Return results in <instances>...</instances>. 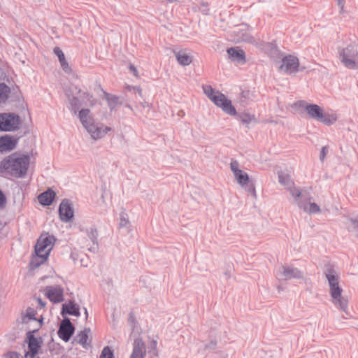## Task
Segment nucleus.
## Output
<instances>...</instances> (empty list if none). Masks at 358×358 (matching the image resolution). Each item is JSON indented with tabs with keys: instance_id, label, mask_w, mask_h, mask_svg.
Instances as JSON below:
<instances>
[{
	"instance_id": "1",
	"label": "nucleus",
	"mask_w": 358,
	"mask_h": 358,
	"mask_svg": "<svg viewBox=\"0 0 358 358\" xmlns=\"http://www.w3.org/2000/svg\"><path fill=\"white\" fill-rule=\"evenodd\" d=\"M29 159L28 155L12 154L0 162V168L15 177L22 178L27 172Z\"/></svg>"
},
{
	"instance_id": "2",
	"label": "nucleus",
	"mask_w": 358,
	"mask_h": 358,
	"mask_svg": "<svg viewBox=\"0 0 358 358\" xmlns=\"http://www.w3.org/2000/svg\"><path fill=\"white\" fill-rule=\"evenodd\" d=\"M78 118L83 127L94 140L104 137L112 129L103 124L95 123L94 117L90 115V110L82 108L78 113Z\"/></svg>"
},
{
	"instance_id": "3",
	"label": "nucleus",
	"mask_w": 358,
	"mask_h": 358,
	"mask_svg": "<svg viewBox=\"0 0 358 358\" xmlns=\"http://www.w3.org/2000/svg\"><path fill=\"white\" fill-rule=\"evenodd\" d=\"M204 94L217 106L227 114L236 115L237 114L235 107L232 105L231 101L219 91L215 92L210 85L203 86Z\"/></svg>"
},
{
	"instance_id": "4",
	"label": "nucleus",
	"mask_w": 358,
	"mask_h": 358,
	"mask_svg": "<svg viewBox=\"0 0 358 358\" xmlns=\"http://www.w3.org/2000/svg\"><path fill=\"white\" fill-rule=\"evenodd\" d=\"M43 325V317L39 321L38 327L35 329L29 331L26 334V342L27 343L28 351L25 352V358H36L37 354L41 348L43 341L41 337H35V334L37 333L39 329Z\"/></svg>"
},
{
	"instance_id": "5",
	"label": "nucleus",
	"mask_w": 358,
	"mask_h": 358,
	"mask_svg": "<svg viewBox=\"0 0 358 358\" xmlns=\"http://www.w3.org/2000/svg\"><path fill=\"white\" fill-rule=\"evenodd\" d=\"M324 275L328 280L330 288V295L332 299L339 298L342 294L343 289L338 285L339 277L334 266L330 264L326 265L324 270Z\"/></svg>"
},
{
	"instance_id": "6",
	"label": "nucleus",
	"mask_w": 358,
	"mask_h": 358,
	"mask_svg": "<svg viewBox=\"0 0 358 358\" xmlns=\"http://www.w3.org/2000/svg\"><path fill=\"white\" fill-rule=\"evenodd\" d=\"M22 120L19 115L14 113H0V131L8 132L20 129Z\"/></svg>"
},
{
	"instance_id": "7",
	"label": "nucleus",
	"mask_w": 358,
	"mask_h": 358,
	"mask_svg": "<svg viewBox=\"0 0 358 358\" xmlns=\"http://www.w3.org/2000/svg\"><path fill=\"white\" fill-rule=\"evenodd\" d=\"M339 58L343 65L350 69H357L358 51L355 45L350 44L339 50Z\"/></svg>"
},
{
	"instance_id": "8",
	"label": "nucleus",
	"mask_w": 358,
	"mask_h": 358,
	"mask_svg": "<svg viewBox=\"0 0 358 358\" xmlns=\"http://www.w3.org/2000/svg\"><path fill=\"white\" fill-rule=\"evenodd\" d=\"M280 62L282 64L279 67L280 70L289 75L296 74L305 69V67L300 68L298 57L292 55L283 56Z\"/></svg>"
},
{
	"instance_id": "9",
	"label": "nucleus",
	"mask_w": 358,
	"mask_h": 358,
	"mask_svg": "<svg viewBox=\"0 0 358 358\" xmlns=\"http://www.w3.org/2000/svg\"><path fill=\"white\" fill-rule=\"evenodd\" d=\"M75 331V327L71 322L69 317H64L62 321L57 334L62 341L68 342L71 337L73 335Z\"/></svg>"
},
{
	"instance_id": "10",
	"label": "nucleus",
	"mask_w": 358,
	"mask_h": 358,
	"mask_svg": "<svg viewBox=\"0 0 358 358\" xmlns=\"http://www.w3.org/2000/svg\"><path fill=\"white\" fill-rule=\"evenodd\" d=\"M44 292L46 297L53 303H58L64 300V289L59 285L46 286Z\"/></svg>"
},
{
	"instance_id": "11",
	"label": "nucleus",
	"mask_w": 358,
	"mask_h": 358,
	"mask_svg": "<svg viewBox=\"0 0 358 358\" xmlns=\"http://www.w3.org/2000/svg\"><path fill=\"white\" fill-rule=\"evenodd\" d=\"M55 241L56 238L53 235H49L48 233L41 234L35 245V253H43L48 246H51L50 248L52 249Z\"/></svg>"
},
{
	"instance_id": "12",
	"label": "nucleus",
	"mask_w": 358,
	"mask_h": 358,
	"mask_svg": "<svg viewBox=\"0 0 358 358\" xmlns=\"http://www.w3.org/2000/svg\"><path fill=\"white\" fill-rule=\"evenodd\" d=\"M59 215L62 221L69 222L72 220L74 212L71 202L65 199L62 201L59 206Z\"/></svg>"
},
{
	"instance_id": "13",
	"label": "nucleus",
	"mask_w": 358,
	"mask_h": 358,
	"mask_svg": "<svg viewBox=\"0 0 358 358\" xmlns=\"http://www.w3.org/2000/svg\"><path fill=\"white\" fill-rule=\"evenodd\" d=\"M295 104L300 108H305L311 118L317 121L320 118H322L323 110L318 105L315 103H306L305 101H299Z\"/></svg>"
},
{
	"instance_id": "14",
	"label": "nucleus",
	"mask_w": 358,
	"mask_h": 358,
	"mask_svg": "<svg viewBox=\"0 0 358 358\" xmlns=\"http://www.w3.org/2000/svg\"><path fill=\"white\" fill-rule=\"evenodd\" d=\"M238 166L239 164L237 161H231L230 168L234 173V178L237 180L238 183L243 187L248 184L250 178L248 174L241 170Z\"/></svg>"
},
{
	"instance_id": "15",
	"label": "nucleus",
	"mask_w": 358,
	"mask_h": 358,
	"mask_svg": "<svg viewBox=\"0 0 358 358\" xmlns=\"http://www.w3.org/2000/svg\"><path fill=\"white\" fill-rule=\"evenodd\" d=\"M19 138L6 134L0 136V152H8L13 150L18 143Z\"/></svg>"
},
{
	"instance_id": "16",
	"label": "nucleus",
	"mask_w": 358,
	"mask_h": 358,
	"mask_svg": "<svg viewBox=\"0 0 358 358\" xmlns=\"http://www.w3.org/2000/svg\"><path fill=\"white\" fill-rule=\"evenodd\" d=\"M229 58L234 62L243 64L246 62L245 53L240 47H231L227 49Z\"/></svg>"
},
{
	"instance_id": "17",
	"label": "nucleus",
	"mask_w": 358,
	"mask_h": 358,
	"mask_svg": "<svg viewBox=\"0 0 358 358\" xmlns=\"http://www.w3.org/2000/svg\"><path fill=\"white\" fill-rule=\"evenodd\" d=\"M280 274L285 280L303 278L302 272L298 268L291 266H282L280 269Z\"/></svg>"
},
{
	"instance_id": "18",
	"label": "nucleus",
	"mask_w": 358,
	"mask_h": 358,
	"mask_svg": "<svg viewBox=\"0 0 358 358\" xmlns=\"http://www.w3.org/2000/svg\"><path fill=\"white\" fill-rule=\"evenodd\" d=\"M264 49L268 57L275 62H280L283 57L282 53L278 48L276 44L273 42L266 43Z\"/></svg>"
},
{
	"instance_id": "19",
	"label": "nucleus",
	"mask_w": 358,
	"mask_h": 358,
	"mask_svg": "<svg viewBox=\"0 0 358 358\" xmlns=\"http://www.w3.org/2000/svg\"><path fill=\"white\" fill-rule=\"evenodd\" d=\"M145 346L141 338H137L134 341L132 352L129 358H144L145 356Z\"/></svg>"
},
{
	"instance_id": "20",
	"label": "nucleus",
	"mask_w": 358,
	"mask_h": 358,
	"mask_svg": "<svg viewBox=\"0 0 358 358\" xmlns=\"http://www.w3.org/2000/svg\"><path fill=\"white\" fill-rule=\"evenodd\" d=\"M61 315L64 317L66 315L79 317L80 315V308L73 301L62 304Z\"/></svg>"
},
{
	"instance_id": "21",
	"label": "nucleus",
	"mask_w": 358,
	"mask_h": 358,
	"mask_svg": "<svg viewBox=\"0 0 358 358\" xmlns=\"http://www.w3.org/2000/svg\"><path fill=\"white\" fill-rule=\"evenodd\" d=\"M55 196V192L48 188L47 190L40 194L38 199L40 204L43 206H49L53 203Z\"/></svg>"
},
{
	"instance_id": "22",
	"label": "nucleus",
	"mask_w": 358,
	"mask_h": 358,
	"mask_svg": "<svg viewBox=\"0 0 358 358\" xmlns=\"http://www.w3.org/2000/svg\"><path fill=\"white\" fill-rule=\"evenodd\" d=\"M50 251L51 248H49L44 253L36 254V256L30 262L31 268L35 269L45 262L48 259Z\"/></svg>"
},
{
	"instance_id": "23",
	"label": "nucleus",
	"mask_w": 358,
	"mask_h": 358,
	"mask_svg": "<svg viewBox=\"0 0 358 358\" xmlns=\"http://www.w3.org/2000/svg\"><path fill=\"white\" fill-rule=\"evenodd\" d=\"M103 99L106 100L108 108L111 112L114 110L117 107V106L122 103L120 101V97L118 96L111 94L103 90Z\"/></svg>"
},
{
	"instance_id": "24",
	"label": "nucleus",
	"mask_w": 358,
	"mask_h": 358,
	"mask_svg": "<svg viewBox=\"0 0 358 358\" xmlns=\"http://www.w3.org/2000/svg\"><path fill=\"white\" fill-rule=\"evenodd\" d=\"M68 108L70 110L73 115H78L79 109L82 106L83 103L77 96H69L68 95Z\"/></svg>"
},
{
	"instance_id": "25",
	"label": "nucleus",
	"mask_w": 358,
	"mask_h": 358,
	"mask_svg": "<svg viewBox=\"0 0 358 358\" xmlns=\"http://www.w3.org/2000/svg\"><path fill=\"white\" fill-rule=\"evenodd\" d=\"M178 62L182 66H188L192 63V57L183 51L175 52Z\"/></svg>"
},
{
	"instance_id": "26",
	"label": "nucleus",
	"mask_w": 358,
	"mask_h": 358,
	"mask_svg": "<svg viewBox=\"0 0 358 358\" xmlns=\"http://www.w3.org/2000/svg\"><path fill=\"white\" fill-rule=\"evenodd\" d=\"M253 93L249 90L241 89L239 96V100L243 106L247 105L253 100Z\"/></svg>"
},
{
	"instance_id": "27",
	"label": "nucleus",
	"mask_w": 358,
	"mask_h": 358,
	"mask_svg": "<svg viewBox=\"0 0 358 358\" xmlns=\"http://www.w3.org/2000/svg\"><path fill=\"white\" fill-rule=\"evenodd\" d=\"M36 311L34 308L29 307L26 310V314L24 315H22V322L27 323L28 322L27 319H28L29 320L36 321L38 322L37 324L38 325L39 321L41 320V318L40 320H38L36 317Z\"/></svg>"
},
{
	"instance_id": "28",
	"label": "nucleus",
	"mask_w": 358,
	"mask_h": 358,
	"mask_svg": "<svg viewBox=\"0 0 358 358\" xmlns=\"http://www.w3.org/2000/svg\"><path fill=\"white\" fill-rule=\"evenodd\" d=\"M90 329L85 328L83 331H81L76 337L74 338L77 341V343L80 344L83 348H86L87 341L88 340V332Z\"/></svg>"
},
{
	"instance_id": "29",
	"label": "nucleus",
	"mask_w": 358,
	"mask_h": 358,
	"mask_svg": "<svg viewBox=\"0 0 358 358\" xmlns=\"http://www.w3.org/2000/svg\"><path fill=\"white\" fill-rule=\"evenodd\" d=\"M337 120V116L335 114L324 113L322 114V118L318 120L319 122L324 124L325 125H332Z\"/></svg>"
},
{
	"instance_id": "30",
	"label": "nucleus",
	"mask_w": 358,
	"mask_h": 358,
	"mask_svg": "<svg viewBox=\"0 0 358 358\" xmlns=\"http://www.w3.org/2000/svg\"><path fill=\"white\" fill-rule=\"evenodd\" d=\"M10 92V87L5 83H0V103H5L8 97Z\"/></svg>"
},
{
	"instance_id": "31",
	"label": "nucleus",
	"mask_w": 358,
	"mask_h": 358,
	"mask_svg": "<svg viewBox=\"0 0 358 358\" xmlns=\"http://www.w3.org/2000/svg\"><path fill=\"white\" fill-rule=\"evenodd\" d=\"M78 94H80V97L81 99H83V100L85 99L87 101L89 102L90 106L93 107L96 104V99L90 92H83L80 89H79Z\"/></svg>"
},
{
	"instance_id": "32",
	"label": "nucleus",
	"mask_w": 358,
	"mask_h": 358,
	"mask_svg": "<svg viewBox=\"0 0 358 358\" xmlns=\"http://www.w3.org/2000/svg\"><path fill=\"white\" fill-rule=\"evenodd\" d=\"M333 302L335 303V305L338 306L339 308L344 312H347L348 310V299L345 297L342 296L341 294V296L339 298H337L336 299H332Z\"/></svg>"
},
{
	"instance_id": "33",
	"label": "nucleus",
	"mask_w": 358,
	"mask_h": 358,
	"mask_svg": "<svg viewBox=\"0 0 358 358\" xmlns=\"http://www.w3.org/2000/svg\"><path fill=\"white\" fill-rule=\"evenodd\" d=\"M99 358H114V351L110 346H105L100 354Z\"/></svg>"
},
{
	"instance_id": "34",
	"label": "nucleus",
	"mask_w": 358,
	"mask_h": 358,
	"mask_svg": "<svg viewBox=\"0 0 358 358\" xmlns=\"http://www.w3.org/2000/svg\"><path fill=\"white\" fill-rule=\"evenodd\" d=\"M239 120L241 121V122L244 124H250L252 120H254L255 117L254 115H252L249 113H243L239 115L238 116Z\"/></svg>"
},
{
	"instance_id": "35",
	"label": "nucleus",
	"mask_w": 358,
	"mask_h": 358,
	"mask_svg": "<svg viewBox=\"0 0 358 358\" xmlns=\"http://www.w3.org/2000/svg\"><path fill=\"white\" fill-rule=\"evenodd\" d=\"M98 232L94 226L90 227V230L89 231V234L87 237L91 240L92 243H96L98 242L97 239Z\"/></svg>"
},
{
	"instance_id": "36",
	"label": "nucleus",
	"mask_w": 358,
	"mask_h": 358,
	"mask_svg": "<svg viewBox=\"0 0 358 358\" xmlns=\"http://www.w3.org/2000/svg\"><path fill=\"white\" fill-rule=\"evenodd\" d=\"M128 224H129V219H128L127 214L124 212H122L120 214V223H119L120 227V228L126 227L128 225Z\"/></svg>"
},
{
	"instance_id": "37",
	"label": "nucleus",
	"mask_w": 358,
	"mask_h": 358,
	"mask_svg": "<svg viewBox=\"0 0 358 358\" xmlns=\"http://www.w3.org/2000/svg\"><path fill=\"white\" fill-rule=\"evenodd\" d=\"M278 181L280 184L284 185H289L291 182L289 176L284 173L278 174Z\"/></svg>"
},
{
	"instance_id": "38",
	"label": "nucleus",
	"mask_w": 358,
	"mask_h": 358,
	"mask_svg": "<svg viewBox=\"0 0 358 358\" xmlns=\"http://www.w3.org/2000/svg\"><path fill=\"white\" fill-rule=\"evenodd\" d=\"M321 210L320 206L316 203H309V208L308 213L310 214H315L320 213Z\"/></svg>"
},
{
	"instance_id": "39",
	"label": "nucleus",
	"mask_w": 358,
	"mask_h": 358,
	"mask_svg": "<svg viewBox=\"0 0 358 358\" xmlns=\"http://www.w3.org/2000/svg\"><path fill=\"white\" fill-rule=\"evenodd\" d=\"M157 343L155 340H152L150 344V350L148 351V353L150 354L152 356L157 355Z\"/></svg>"
},
{
	"instance_id": "40",
	"label": "nucleus",
	"mask_w": 358,
	"mask_h": 358,
	"mask_svg": "<svg viewBox=\"0 0 358 358\" xmlns=\"http://www.w3.org/2000/svg\"><path fill=\"white\" fill-rule=\"evenodd\" d=\"M53 52L55 54V55L58 57L59 62H60L61 60H62L65 58V55L60 48H59V47L54 48Z\"/></svg>"
},
{
	"instance_id": "41",
	"label": "nucleus",
	"mask_w": 358,
	"mask_h": 358,
	"mask_svg": "<svg viewBox=\"0 0 358 358\" xmlns=\"http://www.w3.org/2000/svg\"><path fill=\"white\" fill-rule=\"evenodd\" d=\"M59 63H60L61 67L64 71V72L69 73H70L71 71V69L70 68V66L69 65V63L66 60V58H64V59L61 60L59 62Z\"/></svg>"
},
{
	"instance_id": "42",
	"label": "nucleus",
	"mask_w": 358,
	"mask_h": 358,
	"mask_svg": "<svg viewBox=\"0 0 358 358\" xmlns=\"http://www.w3.org/2000/svg\"><path fill=\"white\" fill-rule=\"evenodd\" d=\"M297 204L299 208L303 210L305 212H308L309 208V203L306 201L299 200L297 201Z\"/></svg>"
},
{
	"instance_id": "43",
	"label": "nucleus",
	"mask_w": 358,
	"mask_h": 358,
	"mask_svg": "<svg viewBox=\"0 0 358 358\" xmlns=\"http://www.w3.org/2000/svg\"><path fill=\"white\" fill-rule=\"evenodd\" d=\"M6 204V197L2 190L0 189V209L5 207Z\"/></svg>"
},
{
	"instance_id": "44",
	"label": "nucleus",
	"mask_w": 358,
	"mask_h": 358,
	"mask_svg": "<svg viewBox=\"0 0 358 358\" xmlns=\"http://www.w3.org/2000/svg\"><path fill=\"white\" fill-rule=\"evenodd\" d=\"M328 152V148L327 146H323L320 150V159L321 162H322L326 155H327V153Z\"/></svg>"
},
{
	"instance_id": "45",
	"label": "nucleus",
	"mask_w": 358,
	"mask_h": 358,
	"mask_svg": "<svg viewBox=\"0 0 358 358\" xmlns=\"http://www.w3.org/2000/svg\"><path fill=\"white\" fill-rule=\"evenodd\" d=\"M243 40L245 42H247L249 43H254L255 42V38L248 34L244 35Z\"/></svg>"
},
{
	"instance_id": "46",
	"label": "nucleus",
	"mask_w": 358,
	"mask_h": 358,
	"mask_svg": "<svg viewBox=\"0 0 358 358\" xmlns=\"http://www.w3.org/2000/svg\"><path fill=\"white\" fill-rule=\"evenodd\" d=\"M290 193L292 196L295 198H299L302 195L301 192L299 189L296 188L290 189Z\"/></svg>"
},
{
	"instance_id": "47",
	"label": "nucleus",
	"mask_w": 358,
	"mask_h": 358,
	"mask_svg": "<svg viewBox=\"0 0 358 358\" xmlns=\"http://www.w3.org/2000/svg\"><path fill=\"white\" fill-rule=\"evenodd\" d=\"M7 357L8 358H22L21 357L20 354L15 351H12V352H10L9 353H8Z\"/></svg>"
},
{
	"instance_id": "48",
	"label": "nucleus",
	"mask_w": 358,
	"mask_h": 358,
	"mask_svg": "<svg viewBox=\"0 0 358 358\" xmlns=\"http://www.w3.org/2000/svg\"><path fill=\"white\" fill-rule=\"evenodd\" d=\"M98 250H99L98 242H96V243H92V245L88 248V250L93 253H96L98 251Z\"/></svg>"
},
{
	"instance_id": "49",
	"label": "nucleus",
	"mask_w": 358,
	"mask_h": 358,
	"mask_svg": "<svg viewBox=\"0 0 358 358\" xmlns=\"http://www.w3.org/2000/svg\"><path fill=\"white\" fill-rule=\"evenodd\" d=\"M350 222L354 226V229L358 231V216L355 218H350Z\"/></svg>"
},
{
	"instance_id": "50",
	"label": "nucleus",
	"mask_w": 358,
	"mask_h": 358,
	"mask_svg": "<svg viewBox=\"0 0 358 358\" xmlns=\"http://www.w3.org/2000/svg\"><path fill=\"white\" fill-rule=\"evenodd\" d=\"M217 343L215 341H210L208 345H206V349L214 350Z\"/></svg>"
},
{
	"instance_id": "51",
	"label": "nucleus",
	"mask_w": 358,
	"mask_h": 358,
	"mask_svg": "<svg viewBox=\"0 0 358 358\" xmlns=\"http://www.w3.org/2000/svg\"><path fill=\"white\" fill-rule=\"evenodd\" d=\"M38 304L41 308H44L45 306V302H44L41 298L37 299Z\"/></svg>"
},
{
	"instance_id": "52",
	"label": "nucleus",
	"mask_w": 358,
	"mask_h": 358,
	"mask_svg": "<svg viewBox=\"0 0 358 358\" xmlns=\"http://www.w3.org/2000/svg\"><path fill=\"white\" fill-rule=\"evenodd\" d=\"M248 191L251 193V194H253L254 195H255V188L254 187L253 185H250L249 187H248Z\"/></svg>"
},
{
	"instance_id": "53",
	"label": "nucleus",
	"mask_w": 358,
	"mask_h": 358,
	"mask_svg": "<svg viewBox=\"0 0 358 358\" xmlns=\"http://www.w3.org/2000/svg\"><path fill=\"white\" fill-rule=\"evenodd\" d=\"M129 70L134 73V75L137 73V69L133 64L129 65Z\"/></svg>"
},
{
	"instance_id": "54",
	"label": "nucleus",
	"mask_w": 358,
	"mask_h": 358,
	"mask_svg": "<svg viewBox=\"0 0 358 358\" xmlns=\"http://www.w3.org/2000/svg\"><path fill=\"white\" fill-rule=\"evenodd\" d=\"M90 230V228L80 227V231L85 233L87 236L89 234Z\"/></svg>"
},
{
	"instance_id": "55",
	"label": "nucleus",
	"mask_w": 358,
	"mask_h": 358,
	"mask_svg": "<svg viewBox=\"0 0 358 358\" xmlns=\"http://www.w3.org/2000/svg\"><path fill=\"white\" fill-rule=\"evenodd\" d=\"M134 90H136L140 96H142V90L140 88V87H134Z\"/></svg>"
},
{
	"instance_id": "56",
	"label": "nucleus",
	"mask_w": 358,
	"mask_h": 358,
	"mask_svg": "<svg viewBox=\"0 0 358 358\" xmlns=\"http://www.w3.org/2000/svg\"><path fill=\"white\" fill-rule=\"evenodd\" d=\"M84 310H85V317L86 318L88 317V312H87V309L86 308H84Z\"/></svg>"
},
{
	"instance_id": "57",
	"label": "nucleus",
	"mask_w": 358,
	"mask_h": 358,
	"mask_svg": "<svg viewBox=\"0 0 358 358\" xmlns=\"http://www.w3.org/2000/svg\"><path fill=\"white\" fill-rule=\"evenodd\" d=\"M338 1H339V2L341 1V0H338Z\"/></svg>"
},
{
	"instance_id": "58",
	"label": "nucleus",
	"mask_w": 358,
	"mask_h": 358,
	"mask_svg": "<svg viewBox=\"0 0 358 358\" xmlns=\"http://www.w3.org/2000/svg\"><path fill=\"white\" fill-rule=\"evenodd\" d=\"M37 358H39V357H37Z\"/></svg>"
}]
</instances>
